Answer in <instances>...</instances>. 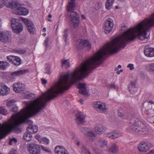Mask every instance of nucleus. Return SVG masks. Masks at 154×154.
Instances as JSON below:
<instances>
[{"instance_id": "nucleus-39", "label": "nucleus", "mask_w": 154, "mask_h": 154, "mask_svg": "<svg viewBox=\"0 0 154 154\" xmlns=\"http://www.w3.org/2000/svg\"><path fill=\"white\" fill-rule=\"evenodd\" d=\"M41 147L42 149L45 152L49 153H51V150L48 147L43 145H41Z\"/></svg>"}, {"instance_id": "nucleus-52", "label": "nucleus", "mask_w": 154, "mask_h": 154, "mask_svg": "<svg viewBox=\"0 0 154 154\" xmlns=\"http://www.w3.org/2000/svg\"><path fill=\"white\" fill-rule=\"evenodd\" d=\"M123 114L122 113H121L120 112H118V115L119 116H122V117L123 118H124V119L126 118V117L125 118V117L123 116Z\"/></svg>"}, {"instance_id": "nucleus-33", "label": "nucleus", "mask_w": 154, "mask_h": 154, "mask_svg": "<svg viewBox=\"0 0 154 154\" xmlns=\"http://www.w3.org/2000/svg\"><path fill=\"white\" fill-rule=\"evenodd\" d=\"M29 132H26L25 133L23 136V139L27 141H30L32 138V136Z\"/></svg>"}, {"instance_id": "nucleus-53", "label": "nucleus", "mask_w": 154, "mask_h": 154, "mask_svg": "<svg viewBox=\"0 0 154 154\" xmlns=\"http://www.w3.org/2000/svg\"><path fill=\"white\" fill-rule=\"evenodd\" d=\"M48 38H47L46 40H45L44 41V45L45 46H47L48 45Z\"/></svg>"}, {"instance_id": "nucleus-21", "label": "nucleus", "mask_w": 154, "mask_h": 154, "mask_svg": "<svg viewBox=\"0 0 154 154\" xmlns=\"http://www.w3.org/2000/svg\"><path fill=\"white\" fill-rule=\"evenodd\" d=\"M28 72V70L25 69L17 70L11 72V76L12 78L14 79L16 77L20 76Z\"/></svg>"}, {"instance_id": "nucleus-19", "label": "nucleus", "mask_w": 154, "mask_h": 154, "mask_svg": "<svg viewBox=\"0 0 154 154\" xmlns=\"http://www.w3.org/2000/svg\"><path fill=\"white\" fill-rule=\"evenodd\" d=\"M13 87V90L16 93L20 92L23 91L25 88V85L20 82H16L14 83Z\"/></svg>"}, {"instance_id": "nucleus-2", "label": "nucleus", "mask_w": 154, "mask_h": 154, "mask_svg": "<svg viewBox=\"0 0 154 154\" xmlns=\"http://www.w3.org/2000/svg\"><path fill=\"white\" fill-rule=\"evenodd\" d=\"M129 126L133 131L143 135L148 133L149 129L143 123L136 118H132L130 120Z\"/></svg>"}, {"instance_id": "nucleus-55", "label": "nucleus", "mask_w": 154, "mask_h": 154, "mask_svg": "<svg viewBox=\"0 0 154 154\" xmlns=\"http://www.w3.org/2000/svg\"><path fill=\"white\" fill-rule=\"evenodd\" d=\"M149 153H153L154 154V149H152L149 152Z\"/></svg>"}, {"instance_id": "nucleus-25", "label": "nucleus", "mask_w": 154, "mask_h": 154, "mask_svg": "<svg viewBox=\"0 0 154 154\" xmlns=\"http://www.w3.org/2000/svg\"><path fill=\"white\" fill-rule=\"evenodd\" d=\"M144 53L146 57H154V48H150L148 49L145 48Z\"/></svg>"}, {"instance_id": "nucleus-45", "label": "nucleus", "mask_w": 154, "mask_h": 154, "mask_svg": "<svg viewBox=\"0 0 154 154\" xmlns=\"http://www.w3.org/2000/svg\"><path fill=\"white\" fill-rule=\"evenodd\" d=\"M127 67L128 68H129L131 70H132L134 68V64H129L128 65Z\"/></svg>"}, {"instance_id": "nucleus-38", "label": "nucleus", "mask_w": 154, "mask_h": 154, "mask_svg": "<svg viewBox=\"0 0 154 154\" xmlns=\"http://www.w3.org/2000/svg\"><path fill=\"white\" fill-rule=\"evenodd\" d=\"M15 101L14 100H10L8 101L6 103L7 106L9 108H11L15 104Z\"/></svg>"}, {"instance_id": "nucleus-11", "label": "nucleus", "mask_w": 154, "mask_h": 154, "mask_svg": "<svg viewBox=\"0 0 154 154\" xmlns=\"http://www.w3.org/2000/svg\"><path fill=\"white\" fill-rule=\"evenodd\" d=\"M114 26L113 20L110 18H108L104 23L103 28L104 32L106 34H109L112 31Z\"/></svg>"}, {"instance_id": "nucleus-46", "label": "nucleus", "mask_w": 154, "mask_h": 154, "mask_svg": "<svg viewBox=\"0 0 154 154\" xmlns=\"http://www.w3.org/2000/svg\"><path fill=\"white\" fill-rule=\"evenodd\" d=\"M17 151L16 149H12L9 153V154H17Z\"/></svg>"}, {"instance_id": "nucleus-63", "label": "nucleus", "mask_w": 154, "mask_h": 154, "mask_svg": "<svg viewBox=\"0 0 154 154\" xmlns=\"http://www.w3.org/2000/svg\"><path fill=\"white\" fill-rule=\"evenodd\" d=\"M1 21H2L1 19L0 18V23H1Z\"/></svg>"}, {"instance_id": "nucleus-9", "label": "nucleus", "mask_w": 154, "mask_h": 154, "mask_svg": "<svg viewBox=\"0 0 154 154\" xmlns=\"http://www.w3.org/2000/svg\"><path fill=\"white\" fill-rule=\"evenodd\" d=\"M21 19L27 26L29 33L33 34L35 32L36 28L32 21L28 19L22 17H21Z\"/></svg>"}, {"instance_id": "nucleus-20", "label": "nucleus", "mask_w": 154, "mask_h": 154, "mask_svg": "<svg viewBox=\"0 0 154 154\" xmlns=\"http://www.w3.org/2000/svg\"><path fill=\"white\" fill-rule=\"evenodd\" d=\"M78 88L79 89V92L83 94L88 95V90L87 89L86 85L85 83H80L78 86Z\"/></svg>"}, {"instance_id": "nucleus-49", "label": "nucleus", "mask_w": 154, "mask_h": 154, "mask_svg": "<svg viewBox=\"0 0 154 154\" xmlns=\"http://www.w3.org/2000/svg\"><path fill=\"white\" fill-rule=\"evenodd\" d=\"M25 50L24 49H20L18 50L17 52L20 54H23L25 52Z\"/></svg>"}, {"instance_id": "nucleus-22", "label": "nucleus", "mask_w": 154, "mask_h": 154, "mask_svg": "<svg viewBox=\"0 0 154 154\" xmlns=\"http://www.w3.org/2000/svg\"><path fill=\"white\" fill-rule=\"evenodd\" d=\"M122 134L117 131H112L107 134V137L111 139H115L121 137Z\"/></svg>"}, {"instance_id": "nucleus-36", "label": "nucleus", "mask_w": 154, "mask_h": 154, "mask_svg": "<svg viewBox=\"0 0 154 154\" xmlns=\"http://www.w3.org/2000/svg\"><path fill=\"white\" fill-rule=\"evenodd\" d=\"M62 64L63 66L68 67L70 66L69 60H63L62 61Z\"/></svg>"}, {"instance_id": "nucleus-59", "label": "nucleus", "mask_w": 154, "mask_h": 154, "mask_svg": "<svg viewBox=\"0 0 154 154\" xmlns=\"http://www.w3.org/2000/svg\"><path fill=\"white\" fill-rule=\"evenodd\" d=\"M80 102L81 104H83V100L82 99H80Z\"/></svg>"}, {"instance_id": "nucleus-4", "label": "nucleus", "mask_w": 154, "mask_h": 154, "mask_svg": "<svg viewBox=\"0 0 154 154\" xmlns=\"http://www.w3.org/2000/svg\"><path fill=\"white\" fill-rule=\"evenodd\" d=\"M148 107H143L142 111L143 112L146 120L150 123H154V109H152L151 105L154 104V102L152 101L148 102Z\"/></svg>"}, {"instance_id": "nucleus-41", "label": "nucleus", "mask_w": 154, "mask_h": 154, "mask_svg": "<svg viewBox=\"0 0 154 154\" xmlns=\"http://www.w3.org/2000/svg\"><path fill=\"white\" fill-rule=\"evenodd\" d=\"M17 141V140L14 138H11L9 141V144L11 145L15 144Z\"/></svg>"}, {"instance_id": "nucleus-34", "label": "nucleus", "mask_w": 154, "mask_h": 154, "mask_svg": "<svg viewBox=\"0 0 154 154\" xmlns=\"http://www.w3.org/2000/svg\"><path fill=\"white\" fill-rule=\"evenodd\" d=\"M9 64L5 61H0V69L2 70H5L8 66Z\"/></svg>"}, {"instance_id": "nucleus-35", "label": "nucleus", "mask_w": 154, "mask_h": 154, "mask_svg": "<svg viewBox=\"0 0 154 154\" xmlns=\"http://www.w3.org/2000/svg\"><path fill=\"white\" fill-rule=\"evenodd\" d=\"M81 154H91L89 150L84 146H82L81 149Z\"/></svg>"}, {"instance_id": "nucleus-14", "label": "nucleus", "mask_w": 154, "mask_h": 154, "mask_svg": "<svg viewBox=\"0 0 154 154\" xmlns=\"http://www.w3.org/2000/svg\"><path fill=\"white\" fill-rule=\"evenodd\" d=\"M16 0H0V9L5 5L7 8L12 9L14 5L13 2H16Z\"/></svg>"}, {"instance_id": "nucleus-40", "label": "nucleus", "mask_w": 154, "mask_h": 154, "mask_svg": "<svg viewBox=\"0 0 154 154\" xmlns=\"http://www.w3.org/2000/svg\"><path fill=\"white\" fill-rule=\"evenodd\" d=\"M108 87L110 89H115L116 90H117L119 88L118 86L114 83H112L109 84L108 85Z\"/></svg>"}, {"instance_id": "nucleus-47", "label": "nucleus", "mask_w": 154, "mask_h": 154, "mask_svg": "<svg viewBox=\"0 0 154 154\" xmlns=\"http://www.w3.org/2000/svg\"><path fill=\"white\" fill-rule=\"evenodd\" d=\"M35 137V138L40 142L42 137H41L39 135H36Z\"/></svg>"}, {"instance_id": "nucleus-16", "label": "nucleus", "mask_w": 154, "mask_h": 154, "mask_svg": "<svg viewBox=\"0 0 154 154\" xmlns=\"http://www.w3.org/2000/svg\"><path fill=\"white\" fill-rule=\"evenodd\" d=\"M7 59L10 62H11L16 66H19L21 64L20 59L17 56L9 55L7 57Z\"/></svg>"}, {"instance_id": "nucleus-23", "label": "nucleus", "mask_w": 154, "mask_h": 154, "mask_svg": "<svg viewBox=\"0 0 154 154\" xmlns=\"http://www.w3.org/2000/svg\"><path fill=\"white\" fill-rule=\"evenodd\" d=\"M136 84L135 82H131L129 85L128 90L130 94H134L137 91V88L136 86Z\"/></svg>"}, {"instance_id": "nucleus-10", "label": "nucleus", "mask_w": 154, "mask_h": 154, "mask_svg": "<svg viewBox=\"0 0 154 154\" xmlns=\"http://www.w3.org/2000/svg\"><path fill=\"white\" fill-rule=\"evenodd\" d=\"M76 48L79 50L85 48L88 50H90L91 48V44L88 40L79 39L76 43Z\"/></svg>"}, {"instance_id": "nucleus-18", "label": "nucleus", "mask_w": 154, "mask_h": 154, "mask_svg": "<svg viewBox=\"0 0 154 154\" xmlns=\"http://www.w3.org/2000/svg\"><path fill=\"white\" fill-rule=\"evenodd\" d=\"M10 91V88L4 84L0 82V95L4 96L8 94Z\"/></svg>"}, {"instance_id": "nucleus-32", "label": "nucleus", "mask_w": 154, "mask_h": 154, "mask_svg": "<svg viewBox=\"0 0 154 154\" xmlns=\"http://www.w3.org/2000/svg\"><path fill=\"white\" fill-rule=\"evenodd\" d=\"M24 97L28 99H31L34 98L35 95L34 93H30L29 92H24Z\"/></svg>"}, {"instance_id": "nucleus-31", "label": "nucleus", "mask_w": 154, "mask_h": 154, "mask_svg": "<svg viewBox=\"0 0 154 154\" xmlns=\"http://www.w3.org/2000/svg\"><path fill=\"white\" fill-rule=\"evenodd\" d=\"M115 0H106L105 3V7L106 9L109 10L112 7Z\"/></svg>"}, {"instance_id": "nucleus-24", "label": "nucleus", "mask_w": 154, "mask_h": 154, "mask_svg": "<svg viewBox=\"0 0 154 154\" xmlns=\"http://www.w3.org/2000/svg\"><path fill=\"white\" fill-rule=\"evenodd\" d=\"M55 152L57 154H69L68 151L62 146H57L55 148Z\"/></svg>"}, {"instance_id": "nucleus-5", "label": "nucleus", "mask_w": 154, "mask_h": 154, "mask_svg": "<svg viewBox=\"0 0 154 154\" xmlns=\"http://www.w3.org/2000/svg\"><path fill=\"white\" fill-rule=\"evenodd\" d=\"M13 4V3H12ZM14 5L12 9L13 12L18 15L26 16L29 13V10L26 8L22 7L21 4L17 1L13 2Z\"/></svg>"}, {"instance_id": "nucleus-56", "label": "nucleus", "mask_w": 154, "mask_h": 154, "mask_svg": "<svg viewBox=\"0 0 154 154\" xmlns=\"http://www.w3.org/2000/svg\"><path fill=\"white\" fill-rule=\"evenodd\" d=\"M81 17L83 19H85V17L84 14L81 15Z\"/></svg>"}, {"instance_id": "nucleus-27", "label": "nucleus", "mask_w": 154, "mask_h": 154, "mask_svg": "<svg viewBox=\"0 0 154 154\" xmlns=\"http://www.w3.org/2000/svg\"><path fill=\"white\" fill-rule=\"evenodd\" d=\"M118 148L116 144L111 143L109 145V150L114 153H116L118 151Z\"/></svg>"}, {"instance_id": "nucleus-8", "label": "nucleus", "mask_w": 154, "mask_h": 154, "mask_svg": "<svg viewBox=\"0 0 154 154\" xmlns=\"http://www.w3.org/2000/svg\"><path fill=\"white\" fill-rule=\"evenodd\" d=\"M152 146V144L150 142L142 141L138 144L137 147L140 152H146L149 151Z\"/></svg>"}, {"instance_id": "nucleus-60", "label": "nucleus", "mask_w": 154, "mask_h": 154, "mask_svg": "<svg viewBox=\"0 0 154 154\" xmlns=\"http://www.w3.org/2000/svg\"><path fill=\"white\" fill-rule=\"evenodd\" d=\"M52 15L50 14H49L48 15V17L50 18H51L52 17Z\"/></svg>"}, {"instance_id": "nucleus-51", "label": "nucleus", "mask_w": 154, "mask_h": 154, "mask_svg": "<svg viewBox=\"0 0 154 154\" xmlns=\"http://www.w3.org/2000/svg\"><path fill=\"white\" fill-rule=\"evenodd\" d=\"M122 67V66L120 65H119L118 66L116 67L115 69V70L116 71H118V70L120 68H121Z\"/></svg>"}, {"instance_id": "nucleus-54", "label": "nucleus", "mask_w": 154, "mask_h": 154, "mask_svg": "<svg viewBox=\"0 0 154 154\" xmlns=\"http://www.w3.org/2000/svg\"><path fill=\"white\" fill-rule=\"evenodd\" d=\"M123 71V70L122 69H120L119 70H118L117 71V73L118 74H119L120 73L122 72Z\"/></svg>"}, {"instance_id": "nucleus-62", "label": "nucleus", "mask_w": 154, "mask_h": 154, "mask_svg": "<svg viewBox=\"0 0 154 154\" xmlns=\"http://www.w3.org/2000/svg\"><path fill=\"white\" fill-rule=\"evenodd\" d=\"M118 8V7L117 6H116L115 7V8L117 9Z\"/></svg>"}, {"instance_id": "nucleus-15", "label": "nucleus", "mask_w": 154, "mask_h": 154, "mask_svg": "<svg viewBox=\"0 0 154 154\" xmlns=\"http://www.w3.org/2000/svg\"><path fill=\"white\" fill-rule=\"evenodd\" d=\"M75 121L78 125L82 124L85 122V116L81 112H78L75 115Z\"/></svg>"}, {"instance_id": "nucleus-61", "label": "nucleus", "mask_w": 154, "mask_h": 154, "mask_svg": "<svg viewBox=\"0 0 154 154\" xmlns=\"http://www.w3.org/2000/svg\"><path fill=\"white\" fill-rule=\"evenodd\" d=\"M46 35V34L45 33H44L43 34V35L44 36H45Z\"/></svg>"}, {"instance_id": "nucleus-3", "label": "nucleus", "mask_w": 154, "mask_h": 154, "mask_svg": "<svg viewBox=\"0 0 154 154\" xmlns=\"http://www.w3.org/2000/svg\"><path fill=\"white\" fill-rule=\"evenodd\" d=\"M75 0H71L67 6V9L70 14L69 17L71 24L75 28H77L79 23V17L77 13L73 11L75 5Z\"/></svg>"}, {"instance_id": "nucleus-12", "label": "nucleus", "mask_w": 154, "mask_h": 154, "mask_svg": "<svg viewBox=\"0 0 154 154\" xmlns=\"http://www.w3.org/2000/svg\"><path fill=\"white\" fill-rule=\"evenodd\" d=\"M94 107L97 111L103 112H106L108 111V109L105 103L100 102H95L93 104Z\"/></svg>"}, {"instance_id": "nucleus-13", "label": "nucleus", "mask_w": 154, "mask_h": 154, "mask_svg": "<svg viewBox=\"0 0 154 154\" xmlns=\"http://www.w3.org/2000/svg\"><path fill=\"white\" fill-rule=\"evenodd\" d=\"M29 152L31 154H40V148L39 146L36 143L29 144L27 147Z\"/></svg>"}, {"instance_id": "nucleus-64", "label": "nucleus", "mask_w": 154, "mask_h": 154, "mask_svg": "<svg viewBox=\"0 0 154 154\" xmlns=\"http://www.w3.org/2000/svg\"><path fill=\"white\" fill-rule=\"evenodd\" d=\"M102 5V4L101 3L100 4V5L101 6Z\"/></svg>"}, {"instance_id": "nucleus-43", "label": "nucleus", "mask_w": 154, "mask_h": 154, "mask_svg": "<svg viewBox=\"0 0 154 154\" xmlns=\"http://www.w3.org/2000/svg\"><path fill=\"white\" fill-rule=\"evenodd\" d=\"M18 110V107L15 104L13 106L10 108V111L11 112H16Z\"/></svg>"}, {"instance_id": "nucleus-44", "label": "nucleus", "mask_w": 154, "mask_h": 154, "mask_svg": "<svg viewBox=\"0 0 154 154\" xmlns=\"http://www.w3.org/2000/svg\"><path fill=\"white\" fill-rule=\"evenodd\" d=\"M67 30H65L63 32V37L65 38V41L66 42V38L67 37Z\"/></svg>"}, {"instance_id": "nucleus-28", "label": "nucleus", "mask_w": 154, "mask_h": 154, "mask_svg": "<svg viewBox=\"0 0 154 154\" xmlns=\"http://www.w3.org/2000/svg\"><path fill=\"white\" fill-rule=\"evenodd\" d=\"M146 70L151 74H154V63H150L146 66Z\"/></svg>"}, {"instance_id": "nucleus-26", "label": "nucleus", "mask_w": 154, "mask_h": 154, "mask_svg": "<svg viewBox=\"0 0 154 154\" xmlns=\"http://www.w3.org/2000/svg\"><path fill=\"white\" fill-rule=\"evenodd\" d=\"M95 132L98 134H102L105 131L104 127L101 124L97 125L95 128Z\"/></svg>"}, {"instance_id": "nucleus-58", "label": "nucleus", "mask_w": 154, "mask_h": 154, "mask_svg": "<svg viewBox=\"0 0 154 154\" xmlns=\"http://www.w3.org/2000/svg\"><path fill=\"white\" fill-rule=\"evenodd\" d=\"M80 144H81L80 142L79 141H78L77 142L76 144L77 145H80Z\"/></svg>"}, {"instance_id": "nucleus-1", "label": "nucleus", "mask_w": 154, "mask_h": 154, "mask_svg": "<svg viewBox=\"0 0 154 154\" xmlns=\"http://www.w3.org/2000/svg\"><path fill=\"white\" fill-rule=\"evenodd\" d=\"M154 25V13L128 30V41L133 40L137 37L143 42H147L149 39V36H146L147 32Z\"/></svg>"}, {"instance_id": "nucleus-42", "label": "nucleus", "mask_w": 154, "mask_h": 154, "mask_svg": "<svg viewBox=\"0 0 154 154\" xmlns=\"http://www.w3.org/2000/svg\"><path fill=\"white\" fill-rule=\"evenodd\" d=\"M0 113L4 115H6L8 114V112L3 107H0Z\"/></svg>"}, {"instance_id": "nucleus-6", "label": "nucleus", "mask_w": 154, "mask_h": 154, "mask_svg": "<svg viewBox=\"0 0 154 154\" xmlns=\"http://www.w3.org/2000/svg\"><path fill=\"white\" fill-rule=\"evenodd\" d=\"M11 23L12 30L14 33L18 34L23 30V25L19 19L12 18Z\"/></svg>"}, {"instance_id": "nucleus-30", "label": "nucleus", "mask_w": 154, "mask_h": 154, "mask_svg": "<svg viewBox=\"0 0 154 154\" xmlns=\"http://www.w3.org/2000/svg\"><path fill=\"white\" fill-rule=\"evenodd\" d=\"M28 130L30 133H36L38 131V127L35 125H29L28 128Z\"/></svg>"}, {"instance_id": "nucleus-50", "label": "nucleus", "mask_w": 154, "mask_h": 154, "mask_svg": "<svg viewBox=\"0 0 154 154\" xmlns=\"http://www.w3.org/2000/svg\"><path fill=\"white\" fill-rule=\"evenodd\" d=\"M42 84L43 85H45V84L47 82V80L44 79H42Z\"/></svg>"}, {"instance_id": "nucleus-29", "label": "nucleus", "mask_w": 154, "mask_h": 154, "mask_svg": "<svg viewBox=\"0 0 154 154\" xmlns=\"http://www.w3.org/2000/svg\"><path fill=\"white\" fill-rule=\"evenodd\" d=\"M99 145L101 148H103L107 145V141L104 138H101L97 141Z\"/></svg>"}, {"instance_id": "nucleus-17", "label": "nucleus", "mask_w": 154, "mask_h": 154, "mask_svg": "<svg viewBox=\"0 0 154 154\" xmlns=\"http://www.w3.org/2000/svg\"><path fill=\"white\" fill-rule=\"evenodd\" d=\"M10 36L9 32L7 31H2L0 29V40L3 42H6L9 41Z\"/></svg>"}, {"instance_id": "nucleus-57", "label": "nucleus", "mask_w": 154, "mask_h": 154, "mask_svg": "<svg viewBox=\"0 0 154 154\" xmlns=\"http://www.w3.org/2000/svg\"><path fill=\"white\" fill-rule=\"evenodd\" d=\"M46 28L45 27H44L42 30V31L44 32H45L46 31Z\"/></svg>"}, {"instance_id": "nucleus-7", "label": "nucleus", "mask_w": 154, "mask_h": 154, "mask_svg": "<svg viewBox=\"0 0 154 154\" xmlns=\"http://www.w3.org/2000/svg\"><path fill=\"white\" fill-rule=\"evenodd\" d=\"M82 132L85 134L89 141L93 142L95 139L96 135L91 128L83 127L81 128Z\"/></svg>"}, {"instance_id": "nucleus-37", "label": "nucleus", "mask_w": 154, "mask_h": 154, "mask_svg": "<svg viewBox=\"0 0 154 154\" xmlns=\"http://www.w3.org/2000/svg\"><path fill=\"white\" fill-rule=\"evenodd\" d=\"M40 143L48 145L50 143V140L48 139L46 137H42Z\"/></svg>"}, {"instance_id": "nucleus-48", "label": "nucleus", "mask_w": 154, "mask_h": 154, "mask_svg": "<svg viewBox=\"0 0 154 154\" xmlns=\"http://www.w3.org/2000/svg\"><path fill=\"white\" fill-rule=\"evenodd\" d=\"M45 71L46 73H49L50 71V67L48 66L45 67Z\"/></svg>"}]
</instances>
